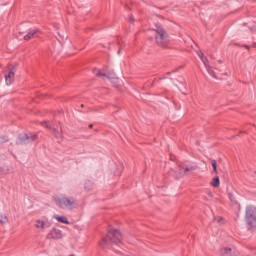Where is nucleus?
Returning <instances> with one entry per match:
<instances>
[{"mask_svg":"<svg viewBox=\"0 0 256 256\" xmlns=\"http://www.w3.org/2000/svg\"><path fill=\"white\" fill-rule=\"evenodd\" d=\"M55 204L60 207V209H67L68 211H73L77 209V200L73 197L60 194L54 197Z\"/></svg>","mask_w":256,"mask_h":256,"instance_id":"1","label":"nucleus"},{"mask_svg":"<svg viewBox=\"0 0 256 256\" xmlns=\"http://www.w3.org/2000/svg\"><path fill=\"white\" fill-rule=\"evenodd\" d=\"M154 31L156 33L155 41L156 45L159 47L165 48L169 44V36L167 35V32L160 24H155Z\"/></svg>","mask_w":256,"mask_h":256,"instance_id":"2","label":"nucleus"},{"mask_svg":"<svg viewBox=\"0 0 256 256\" xmlns=\"http://www.w3.org/2000/svg\"><path fill=\"white\" fill-rule=\"evenodd\" d=\"M246 221L249 229H256V208L248 206L246 208Z\"/></svg>","mask_w":256,"mask_h":256,"instance_id":"3","label":"nucleus"},{"mask_svg":"<svg viewBox=\"0 0 256 256\" xmlns=\"http://www.w3.org/2000/svg\"><path fill=\"white\" fill-rule=\"evenodd\" d=\"M37 139V135L33 133H24L18 136L16 143L17 145H27L28 143H33Z\"/></svg>","mask_w":256,"mask_h":256,"instance_id":"4","label":"nucleus"},{"mask_svg":"<svg viewBox=\"0 0 256 256\" xmlns=\"http://www.w3.org/2000/svg\"><path fill=\"white\" fill-rule=\"evenodd\" d=\"M93 73L94 75H96V77H103L104 79H108V81H110L111 83H117V76L113 71H108L105 73L101 70L94 69Z\"/></svg>","mask_w":256,"mask_h":256,"instance_id":"5","label":"nucleus"},{"mask_svg":"<svg viewBox=\"0 0 256 256\" xmlns=\"http://www.w3.org/2000/svg\"><path fill=\"white\" fill-rule=\"evenodd\" d=\"M107 239L111 241V243H114L115 245H119L123 241V236L121 235V232L117 229H112L108 231Z\"/></svg>","mask_w":256,"mask_h":256,"instance_id":"6","label":"nucleus"},{"mask_svg":"<svg viewBox=\"0 0 256 256\" xmlns=\"http://www.w3.org/2000/svg\"><path fill=\"white\" fill-rule=\"evenodd\" d=\"M17 68L10 64L7 67V73L5 74L6 85H13V81H15V73Z\"/></svg>","mask_w":256,"mask_h":256,"instance_id":"7","label":"nucleus"},{"mask_svg":"<svg viewBox=\"0 0 256 256\" xmlns=\"http://www.w3.org/2000/svg\"><path fill=\"white\" fill-rule=\"evenodd\" d=\"M196 169H197L196 166L187 167L181 164L178 166V171L175 172V177L176 179H181V177H185L187 173H189L190 171H195Z\"/></svg>","mask_w":256,"mask_h":256,"instance_id":"8","label":"nucleus"},{"mask_svg":"<svg viewBox=\"0 0 256 256\" xmlns=\"http://www.w3.org/2000/svg\"><path fill=\"white\" fill-rule=\"evenodd\" d=\"M47 239H63V232L57 228H52L46 236Z\"/></svg>","mask_w":256,"mask_h":256,"instance_id":"9","label":"nucleus"},{"mask_svg":"<svg viewBox=\"0 0 256 256\" xmlns=\"http://www.w3.org/2000/svg\"><path fill=\"white\" fill-rule=\"evenodd\" d=\"M201 61L203 62V64L205 65L207 72L209 73V75H211L212 77H214V79H217V75L215 74V71L213 70V68H211V66H209V60H207V58H205L203 56V53H198Z\"/></svg>","mask_w":256,"mask_h":256,"instance_id":"10","label":"nucleus"},{"mask_svg":"<svg viewBox=\"0 0 256 256\" xmlns=\"http://www.w3.org/2000/svg\"><path fill=\"white\" fill-rule=\"evenodd\" d=\"M34 227L40 229V231H45V229H49L50 225L43 220H36Z\"/></svg>","mask_w":256,"mask_h":256,"instance_id":"11","label":"nucleus"},{"mask_svg":"<svg viewBox=\"0 0 256 256\" xmlns=\"http://www.w3.org/2000/svg\"><path fill=\"white\" fill-rule=\"evenodd\" d=\"M37 33H41L40 29L31 30L28 34L24 36L25 41H29V39H33Z\"/></svg>","mask_w":256,"mask_h":256,"instance_id":"12","label":"nucleus"},{"mask_svg":"<svg viewBox=\"0 0 256 256\" xmlns=\"http://www.w3.org/2000/svg\"><path fill=\"white\" fill-rule=\"evenodd\" d=\"M53 219H56L59 223H64V225H69V220L65 216L54 215Z\"/></svg>","mask_w":256,"mask_h":256,"instance_id":"13","label":"nucleus"},{"mask_svg":"<svg viewBox=\"0 0 256 256\" xmlns=\"http://www.w3.org/2000/svg\"><path fill=\"white\" fill-rule=\"evenodd\" d=\"M221 255L222 256H235V254H233V250L231 248H223L221 250Z\"/></svg>","mask_w":256,"mask_h":256,"instance_id":"14","label":"nucleus"},{"mask_svg":"<svg viewBox=\"0 0 256 256\" xmlns=\"http://www.w3.org/2000/svg\"><path fill=\"white\" fill-rule=\"evenodd\" d=\"M220 185H221V181L219 180V176L214 177L211 181V186L217 188Z\"/></svg>","mask_w":256,"mask_h":256,"instance_id":"15","label":"nucleus"},{"mask_svg":"<svg viewBox=\"0 0 256 256\" xmlns=\"http://www.w3.org/2000/svg\"><path fill=\"white\" fill-rule=\"evenodd\" d=\"M9 218H7V215H1L0 216V223H2V225H5V223H8Z\"/></svg>","mask_w":256,"mask_h":256,"instance_id":"16","label":"nucleus"},{"mask_svg":"<svg viewBox=\"0 0 256 256\" xmlns=\"http://www.w3.org/2000/svg\"><path fill=\"white\" fill-rule=\"evenodd\" d=\"M53 135L55 137H57V139H61V137H62L61 131H59V130H57L55 128H53Z\"/></svg>","mask_w":256,"mask_h":256,"instance_id":"17","label":"nucleus"},{"mask_svg":"<svg viewBox=\"0 0 256 256\" xmlns=\"http://www.w3.org/2000/svg\"><path fill=\"white\" fill-rule=\"evenodd\" d=\"M211 165H212L213 173H217V161L212 160Z\"/></svg>","mask_w":256,"mask_h":256,"instance_id":"18","label":"nucleus"},{"mask_svg":"<svg viewBox=\"0 0 256 256\" xmlns=\"http://www.w3.org/2000/svg\"><path fill=\"white\" fill-rule=\"evenodd\" d=\"M214 221H217L219 225H223L225 223V220L222 217L214 218Z\"/></svg>","mask_w":256,"mask_h":256,"instance_id":"19","label":"nucleus"},{"mask_svg":"<svg viewBox=\"0 0 256 256\" xmlns=\"http://www.w3.org/2000/svg\"><path fill=\"white\" fill-rule=\"evenodd\" d=\"M109 244V240H107V238H104L102 240V247H105V245H108Z\"/></svg>","mask_w":256,"mask_h":256,"instance_id":"20","label":"nucleus"},{"mask_svg":"<svg viewBox=\"0 0 256 256\" xmlns=\"http://www.w3.org/2000/svg\"><path fill=\"white\" fill-rule=\"evenodd\" d=\"M42 125H43V127H46L47 129H51V124H49L47 122H43Z\"/></svg>","mask_w":256,"mask_h":256,"instance_id":"21","label":"nucleus"},{"mask_svg":"<svg viewBox=\"0 0 256 256\" xmlns=\"http://www.w3.org/2000/svg\"><path fill=\"white\" fill-rule=\"evenodd\" d=\"M9 141V138L7 136H4L2 140H0V143H7Z\"/></svg>","mask_w":256,"mask_h":256,"instance_id":"22","label":"nucleus"},{"mask_svg":"<svg viewBox=\"0 0 256 256\" xmlns=\"http://www.w3.org/2000/svg\"><path fill=\"white\" fill-rule=\"evenodd\" d=\"M251 31H253V33H256V26H253V27L251 28Z\"/></svg>","mask_w":256,"mask_h":256,"instance_id":"23","label":"nucleus"},{"mask_svg":"<svg viewBox=\"0 0 256 256\" xmlns=\"http://www.w3.org/2000/svg\"><path fill=\"white\" fill-rule=\"evenodd\" d=\"M130 21L133 23V21H135V20L133 19V17H130Z\"/></svg>","mask_w":256,"mask_h":256,"instance_id":"24","label":"nucleus"}]
</instances>
